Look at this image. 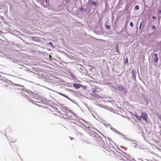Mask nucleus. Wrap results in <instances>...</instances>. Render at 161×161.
I'll return each instance as SVG.
<instances>
[{
	"mask_svg": "<svg viewBox=\"0 0 161 161\" xmlns=\"http://www.w3.org/2000/svg\"><path fill=\"white\" fill-rule=\"evenodd\" d=\"M134 117H135L139 121H143L147 124L148 123V121H147L148 115L145 113H141V115H139L137 114H135Z\"/></svg>",
	"mask_w": 161,
	"mask_h": 161,
	"instance_id": "1",
	"label": "nucleus"
},
{
	"mask_svg": "<svg viewBox=\"0 0 161 161\" xmlns=\"http://www.w3.org/2000/svg\"><path fill=\"white\" fill-rule=\"evenodd\" d=\"M79 122L80 124H81V125H79V126L82 128L84 130L86 131L88 133L90 134L91 133H92L93 132L91 127L88 126L87 127V126H85L82 123V122L79 121Z\"/></svg>",
	"mask_w": 161,
	"mask_h": 161,
	"instance_id": "2",
	"label": "nucleus"
},
{
	"mask_svg": "<svg viewBox=\"0 0 161 161\" xmlns=\"http://www.w3.org/2000/svg\"><path fill=\"white\" fill-rule=\"evenodd\" d=\"M117 89L119 91L122 92L124 95H126L127 93V90L123 86H120L117 87Z\"/></svg>",
	"mask_w": 161,
	"mask_h": 161,
	"instance_id": "3",
	"label": "nucleus"
},
{
	"mask_svg": "<svg viewBox=\"0 0 161 161\" xmlns=\"http://www.w3.org/2000/svg\"><path fill=\"white\" fill-rule=\"evenodd\" d=\"M153 61L155 63L158 62V55L156 53H154L152 55Z\"/></svg>",
	"mask_w": 161,
	"mask_h": 161,
	"instance_id": "4",
	"label": "nucleus"
},
{
	"mask_svg": "<svg viewBox=\"0 0 161 161\" xmlns=\"http://www.w3.org/2000/svg\"><path fill=\"white\" fill-rule=\"evenodd\" d=\"M111 130L114 131V132L119 134V135H122L123 136H125L123 135L122 133L119 132L117 130L114 128L111 127Z\"/></svg>",
	"mask_w": 161,
	"mask_h": 161,
	"instance_id": "5",
	"label": "nucleus"
},
{
	"mask_svg": "<svg viewBox=\"0 0 161 161\" xmlns=\"http://www.w3.org/2000/svg\"><path fill=\"white\" fill-rule=\"evenodd\" d=\"M131 73L132 74L133 79L134 80H135L136 79V70H133Z\"/></svg>",
	"mask_w": 161,
	"mask_h": 161,
	"instance_id": "6",
	"label": "nucleus"
},
{
	"mask_svg": "<svg viewBox=\"0 0 161 161\" xmlns=\"http://www.w3.org/2000/svg\"><path fill=\"white\" fill-rule=\"evenodd\" d=\"M0 56L6 58H8V56L7 54H5L4 52H2L1 50H0Z\"/></svg>",
	"mask_w": 161,
	"mask_h": 161,
	"instance_id": "7",
	"label": "nucleus"
},
{
	"mask_svg": "<svg viewBox=\"0 0 161 161\" xmlns=\"http://www.w3.org/2000/svg\"><path fill=\"white\" fill-rule=\"evenodd\" d=\"M73 85L74 86L76 89H78L82 86L81 85L79 84L74 83Z\"/></svg>",
	"mask_w": 161,
	"mask_h": 161,
	"instance_id": "8",
	"label": "nucleus"
},
{
	"mask_svg": "<svg viewBox=\"0 0 161 161\" xmlns=\"http://www.w3.org/2000/svg\"><path fill=\"white\" fill-rule=\"evenodd\" d=\"M127 161H136L135 160L131 158L129 155H127L126 157Z\"/></svg>",
	"mask_w": 161,
	"mask_h": 161,
	"instance_id": "9",
	"label": "nucleus"
},
{
	"mask_svg": "<svg viewBox=\"0 0 161 161\" xmlns=\"http://www.w3.org/2000/svg\"><path fill=\"white\" fill-rule=\"evenodd\" d=\"M22 90L23 91H24L25 92H28L30 94H32V92H31V91L30 90H29L26 89H22Z\"/></svg>",
	"mask_w": 161,
	"mask_h": 161,
	"instance_id": "10",
	"label": "nucleus"
},
{
	"mask_svg": "<svg viewBox=\"0 0 161 161\" xmlns=\"http://www.w3.org/2000/svg\"><path fill=\"white\" fill-rule=\"evenodd\" d=\"M96 140L99 143L100 142H102V141L103 139L100 136H98V137H97Z\"/></svg>",
	"mask_w": 161,
	"mask_h": 161,
	"instance_id": "11",
	"label": "nucleus"
},
{
	"mask_svg": "<svg viewBox=\"0 0 161 161\" xmlns=\"http://www.w3.org/2000/svg\"><path fill=\"white\" fill-rule=\"evenodd\" d=\"M99 144L102 147H104L105 145V143L103 142V140L101 142H100L99 143Z\"/></svg>",
	"mask_w": 161,
	"mask_h": 161,
	"instance_id": "12",
	"label": "nucleus"
},
{
	"mask_svg": "<svg viewBox=\"0 0 161 161\" xmlns=\"http://www.w3.org/2000/svg\"><path fill=\"white\" fill-rule=\"evenodd\" d=\"M91 95L93 97H97V98H99L100 97V96H99L98 95L96 94L95 93H92Z\"/></svg>",
	"mask_w": 161,
	"mask_h": 161,
	"instance_id": "13",
	"label": "nucleus"
},
{
	"mask_svg": "<svg viewBox=\"0 0 161 161\" xmlns=\"http://www.w3.org/2000/svg\"><path fill=\"white\" fill-rule=\"evenodd\" d=\"M32 39L33 40L36 42H37L38 40V39L37 37H32Z\"/></svg>",
	"mask_w": 161,
	"mask_h": 161,
	"instance_id": "14",
	"label": "nucleus"
},
{
	"mask_svg": "<svg viewBox=\"0 0 161 161\" xmlns=\"http://www.w3.org/2000/svg\"><path fill=\"white\" fill-rule=\"evenodd\" d=\"M116 52L118 53H119V46H118V45H117L116 47Z\"/></svg>",
	"mask_w": 161,
	"mask_h": 161,
	"instance_id": "15",
	"label": "nucleus"
},
{
	"mask_svg": "<svg viewBox=\"0 0 161 161\" xmlns=\"http://www.w3.org/2000/svg\"><path fill=\"white\" fill-rule=\"evenodd\" d=\"M105 26L106 27V28L108 30H109L111 28V26L110 25H106Z\"/></svg>",
	"mask_w": 161,
	"mask_h": 161,
	"instance_id": "16",
	"label": "nucleus"
},
{
	"mask_svg": "<svg viewBox=\"0 0 161 161\" xmlns=\"http://www.w3.org/2000/svg\"><path fill=\"white\" fill-rule=\"evenodd\" d=\"M80 11L83 12H86V9H85L83 7H81L80 8Z\"/></svg>",
	"mask_w": 161,
	"mask_h": 161,
	"instance_id": "17",
	"label": "nucleus"
},
{
	"mask_svg": "<svg viewBox=\"0 0 161 161\" xmlns=\"http://www.w3.org/2000/svg\"><path fill=\"white\" fill-rule=\"evenodd\" d=\"M69 115H70L71 116V117H72V116H76V115L74 112H72V113H71V114H69Z\"/></svg>",
	"mask_w": 161,
	"mask_h": 161,
	"instance_id": "18",
	"label": "nucleus"
},
{
	"mask_svg": "<svg viewBox=\"0 0 161 161\" xmlns=\"http://www.w3.org/2000/svg\"><path fill=\"white\" fill-rule=\"evenodd\" d=\"M140 8L139 7L138 5H136L135 7V9L136 10H138Z\"/></svg>",
	"mask_w": 161,
	"mask_h": 161,
	"instance_id": "19",
	"label": "nucleus"
},
{
	"mask_svg": "<svg viewBox=\"0 0 161 161\" xmlns=\"http://www.w3.org/2000/svg\"><path fill=\"white\" fill-rule=\"evenodd\" d=\"M61 95L67 98H68V99H69V100H70V99L68 97H67V96L64 95V94H62L61 93H59Z\"/></svg>",
	"mask_w": 161,
	"mask_h": 161,
	"instance_id": "20",
	"label": "nucleus"
},
{
	"mask_svg": "<svg viewBox=\"0 0 161 161\" xmlns=\"http://www.w3.org/2000/svg\"><path fill=\"white\" fill-rule=\"evenodd\" d=\"M97 2H93L92 3V4H93L94 6H97Z\"/></svg>",
	"mask_w": 161,
	"mask_h": 161,
	"instance_id": "21",
	"label": "nucleus"
},
{
	"mask_svg": "<svg viewBox=\"0 0 161 161\" xmlns=\"http://www.w3.org/2000/svg\"><path fill=\"white\" fill-rule=\"evenodd\" d=\"M130 26L131 27H132L134 26V24L133 22H131L130 23Z\"/></svg>",
	"mask_w": 161,
	"mask_h": 161,
	"instance_id": "22",
	"label": "nucleus"
},
{
	"mask_svg": "<svg viewBox=\"0 0 161 161\" xmlns=\"http://www.w3.org/2000/svg\"><path fill=\"white\" fill-rule=\"evenodd\" d=\"M14 84V85H17V86H19L20 87H22L23 88H24L23 86H21V85H19V84Z\"/></svg>",
	"mask_w": 161,
	"mask_h": 161,
	"instance_id": "23",
	"label": "nucleus"
},
{
	"mask_svg": "<svg viewBox=\"0 0 161 161\" xmlns=\"http://www.w3.org/2000/svg\"><path fill=\"white\" fill-rule=\"evenodd\" d=\"M132 143L134 145H133V146H134L136 148L137 147V144H136L133 143Z\"/></svg>",
	"mask_w": 161,
	"mask_h": 161,
	"instance_id": "24",
	"label": "nucleus"
},
{
	"mask_svg": "<svg viewBox=\"0 0 161 161\" xmlns=\"http://www.w3.org/2000/svg\"><path fill=\"white\" fill-rule=\"evenodd\" d=\"M152 29L153 30H155L156 29V27L154 25L152 26Z\"/></svg>",
	"mask_w": 161,
	"mask_h": 161,
	"instance_id": "25",
	"label": "nucleus"
},
{
	"mask_svg": "<svg viewBox=\"0 0 161 161\" xmlns=\"http://www.w3.org/2000/svg\"><path fill=\"white\" fill-rule=\"evenodd\" d=\"M82 120L83 121H84L85 123H86V124H88V125H90V124L86 121L84 120V119H82Z\"/></svg>",
	"mask_w": 161,
	"mask_h": 161,
	"instance_id": "26",
	"label": "nucleus"
},
{
	"mask_svg": "<svg viewBox=\"0 0 161 161\" xmlns=\"http://www.w3.org/2000/svg\"><path fill=\"white\" fill-rule=\"evenodd\" d=\"M128 62V59L127 58L126 59H125V64H127Z\"/></svg>",
	"mask_w": 161,
	"mask_h": 161,
	"instance_id": "27",
	"label": "nucleus"
},
{
	"mask_svg": "<svg viewBox=\"0 0 161 161\" xmlns=\"http://www.w3.org/2000/svg\"><path fill=\"white\" fill-rule=\"evenodd\" d=\"M68 111L69 112V114H71V113H72V112L71 110H69V109H68Z\"/></svg>",
	"mask_w": 161,
	"mask_h": 161,
	"instance_id": "28",
	"label": "nucleus"
},
{
	"mask_svg": "<svg viewBox=\"0 0 161 161\" xmlns=\"http://www.w3.org/2000/svg\"><path fill=\"white\" fill-rule=\"evenodd\" d=\"M97 92L95 90L93 91L92 93H95Z\"/></svg>",
	"mask_w": 161,
	"mask_h": 161,
	"instance_id": "29",
	"label": "nucleus"
},
{
	"mask_svg": "<svg viewBox=\"0 0 161 161\" xmlns=\"http://www.w3.org/2000/svg\"><path fill=\"white\" fill-rule=\"evenodd\" d=\"M152 19H156V18L154 16H153L152 17Z\"/></svg>",
	"mask_w": 161,
	"mask_h": 161,
	"instance_id": "30",
	"label": "nucleus"
},
{
	"mask_svg": "<svg viewBox=\"0 0 161 161\" xmlns=\"http://www.w3.org/2000/svg\"><path fill=\"white\" fill-rule=\"evenodd\" d=\"M142 25V22H141V23H140V27H139V29H140H140H141V28Z\"/></svg>",
	"mask_w": 161,
	"mask_h": 161,
	"instance_id": "31",
	"label": "nucleus"
},
{
	"mask_svg": "<svg viewBox=\"0 0 161 161\" xmlns=\"http://www.w3.org/2000/svg\"><path fill=\"white\" fill-rule=\"evenodd\" d=\"M49 45H52V42H49Z\"/></svg>",
	"mask_w": 161,
	"mask_h": 161,
	"instance_id": "32",
	"label": "nucleus"
},
{
	"mask_svg": "<svg viewBox=\"0 0 161 161\" xmlns=\"http://www.w3.org/2000/svg\"><path fill=\"white\" fill-rule=\"evenodd\" d=\"M161 13V10H159L158 12V13Z\"/></svg>",
	"mask_w": 161,
	"mask_h": 161,
	"instance_id": "33",
	"label": "nucleus"
},
{
	"mask_svg": "<svg viewBox=\"0 0 161 161\" xmlns=\"http://www.w3.org/2000/svg\"><path fill=\"white\" fill-rule=\"evenodd\" d=\"M2 32L1 31H0V35L2 34Z\"/></svg>",
	"mask_w": 161,
	"mask_h": 161,
	"instance_id": "34",
	"label": "nucleus"
},
{
	"mask_svg": "<svg viewBox=\"0 0 161 161\" xmlns=\"http://www.w3.org/2000/svg\"><path fill=\"white\" fill-rule=\"evenodd\" d=\"M70 139L71 140H72L73 139H74L73 138H72V137H70Z\"/></svg>",
	"mask_w": 161,
	"mask_h": 161,
	"instance_id": "35",
	"label": "nucleus"
},
{
	"mask_svg": "<svg viewBox=\"0 0 161 161\" xmlns=\"http://www.w3.org/2000/svg\"><path fill=\"white\" fill-rule=\"evenodd\" d=\"M45 2H46V3H47V0H45Z\"/></svg>",
	"mask_w": 161,
	"mask_h": 161,
	"instance_id": "36",
	"label": "nucleus"
},
{
	"mask_svg": "<svg viewBox=\"0 0 161 161\" xmlns=\"http://www.w3.org/2000/svg\"><path fill=\"white\" fill-rule=\"evenodd\" d=\"M132 141L134 142H136V141H134V140H132Z\"/></svg>",
	"mask_w": 161,
	"mask_h": 161,
	"instance_id": "37",
	"label": "nucleus"
},
{
	"mask_svg": "<svg viewBox=\"0 0 161 161\" xmlns=\"http://www.w3.org/2000/svg\"><path fill=\"white\" fill-rule=\"evenodd\" d=\"M112 152H113V153H115V152H114V151H112Z\"/></svg>",
	"mask_w": 161,
	"mask_h": 161,
	"instance_id": "38",
	"label": "nucleus"
},
{
	"mask_svg": "<svg viewBox=\"0 0 161 161\" xmlns=\"http://www.w3.org/2000/svg\"><path fill=\"white\" fill-rule=\"evenodd\" d=\"M1 76H2V75H0V77H1Z\"/></svg>",
	"mask_w": 161,
	"mask_h": 161,
	"instance_id": "39",
	"label": "nucleus"
},
{
	"mask_svg": "<svg viewBox=\"0 0 161 161\" xmlns=\"http://www.w3.org/2000/svg\"><path fill=\"white\" fill-rule=\"evenodd\" d=\"M99 132L101 134H102V133L101 132Z\"/></svg>",
	"mask_w": 161,
	"mask_h": 161,
	"instance_id": "40",
	"label": "nucleus"
},
{
	"mask_svg": "<svg viewBox=\"0 0 161 161\" xmlns=\"http://www.w3.org/2000/svg\"><path fill=\"white\" fill-rule=\"evenodd\" d=\"M110 140H111V139H110V140H109V142H110Z\"/></svg>",
	"mask_w": 161,
	"mask_h": 161,
	"instance_id": "41",
	"label": "nucleus"
},
{
	"mask_svg": "<svg viewBox=\"0 0 161 161\" xmlns=\"http://www.w3.org/2000/svg\"><path fill=\"white\" fill-rule=\"evenodd\" d=\"M95 129L96 130H97V131H98V130H97V129Z\"/></svg>",
	"mask_w": 161,
	"mask_h": 161,
	"instance_id": "42",
	"label": "nucleus"
},
{
	"mask_svg": "<svg viewBox=\"0 0 161 161\" xmlns=\"http://www.w3.org/2000/svg\"><path fill=\"white\" fill-rule=\"evenodd\" d=\"M86 106H87V104H86Z\"/></svg>",
	"mask_w": 161,
	"mask_h": 161,
	"instance_id": "43",
	"label": "nucleus"
},
{
	"mask_svg": "<svg viewBox=\"0 0 161 161\" xmlns=\"http://www.w3.org/2000/svg\"><path fill=\"white\" fill-rule=\"evenodd\" d=\"M107 145H108L109 146V145H108V144H107Z\"/></svg>",
	"mask_w": 161,
	"mask_h": 161,
	"instance_id": "44",
	"label": "nucleus"
},
{
	"mask_svg": "<svg viewBox=\"0 0 161 161\" xmlns=\"http://www.w3.org/2000/svg\"><path fill=\"white\" fill-rule=\"evenodd\" d=\"M107 145H108L109 146V145H108V144H107Z\"/></svg>",
	"mask_w": 161,
	"mask_h": 161,
	"instance_id": "45",
	"label": "nucleus"
}]
</instances>
